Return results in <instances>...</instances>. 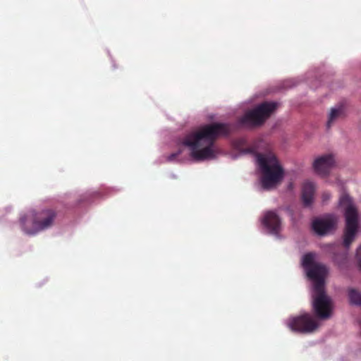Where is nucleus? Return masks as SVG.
Instances as JSON below:
<instances>
[{
	"mask_svg": "<svg viewBox=\"0 0 361 361\" xmlns=\"http://www.w3.org/2000/svg\"><path fill=\"white\" fill-rule=\"evenodd\" d=\"M341 207L345 208L344 217L345 228L343 235V245L348 249L354 240L358 228V213L348 195H344L339 200Z\"/></svg>",
	"mask_w": 361,
	"mask_h": 361,
	"instance_id": "4",
	"label": "nucleus"
},
{
	"mask_svg": "<svg viewBox=\"0 0 361 361\" xmlns=\"http://www.w3.org/2000/svg\"><path fill=\"white\" fill-rule=\"evenodd\" d=\"M56 216V212L52 209H43L39 212L30 210L20 219L22 230L27 235H36L50 228Z\"/></svg>",
	"mask_w": 361,
	"mask_h": 361,
	"instance_id": "3",
	"label": "nucleus"
},
{
	"mask_svg": "<svg viewBox=\"0 0 361 361\" xmlns=\"http://www.w3.org/2000/svg\"><path fill=\"white\" fill-rule=\"evenodd\" d=\"M315 188V185L311 181L306 180L303 183L301 199L304 207H310L312 206L314 202Z\"/></svg>",
	"mask_w": 361,
	"mask_h": 361,
	"instance_id": "12",
	"label": "nucleus"
},
{
	"mask_svg": "<svg viewBox=\"0 0 361 361\" xmlns=\"http://www.w3.org/2000/svg\"><path fill=\"white\" fill-rule=\"evenodd\" d=\"M344 108L343 106H336L333 107L331 109V111L329 114L328 121L326 123V126L329 128L332 123L338 118H340L343 114Z\"/></svg>",
	"mask_w": 361,
	"mask_h": 361,
	"instance_id": "13",
	"label": "nucleus"
},
{
	"mask_svg": "<svg viewBox=\"0 0 361 361\" xmlns=\"http://www.w3.org/2000/svg\"><path fill=\"white\" fill-rule=\"evenodd\" d=\"M335 163L331 154H326L317 158L313 163L315 172L320 176H326Z\"/></svg>",
	"mask_w": 361,
	"mask_h": 361,
	"instance_id": "10",
	"label": "nucleus"
},
{
	"mask_svg": "<svg viewBox=\"0 0 361 361\" xmlns=\"http://www.w3.org/2000/svg\"><path fill=\"white\" fill-rule=\"evenodd\" d=\"M312 309L317 318L324 320L331 317L333 304L324 289L312 290Z\"/></svg>",
	"mask_w": 361,
	"mask_h": 361,
	"instance_id": "7",
	"label": "nucleus"
},
{
	"mask_svg": "<svg viewBox=\"0 0 361 361\" xmlns=\"http://www.w3.org/2000/svg\"><path fill=\"white\" fill-rule=\"evenodd\" d=\"M315 255L307 253L302 258V265L307 277L312 281V290L325 288V278L328 274L327 267L314 262Z\"/></svg>",
	"mask_w": 361,
	"mask_h": 361,
	"instance_id": "5",
	"label": "nucleus"
},
{
	"mask_svg": "<svg viewBox=\"0 0 361 361\" xmlns=\"http://www.w3.org/2000/svg\"><path fill=\"white\" fill-rule=\"evenodd\" d=\"M262 222L270 234L279 235L281 231V219L275 212H267Z\"/></svg>",
	"mask_w": 361,
	"mask_h": 361,
	"instance_id": "11",
	"label": "nucleus"
},
{
	"mask_svg": "<svg viewBox=\"0 0 361 361\" xmlns=\"http://www.w3.org/2000/svg\"><path fill=\"white\" fill-rule=\"evenodd\" d=\"M230 123H214L202 126L198 130L188 134L182 141L184 146L190 149L193 160L201 161L216 157L219 150L214 145L220 136H227L232 131Z\"/></svg>",
	"mask_w": 361,
	"mask_h": 361,
	"instance_id": "1",
	"label": "nucleus"
},
{
	"mask_svg": "<svg viewBox=\"0 0 361 361\" xmlns=\"http://www.w3.org/2000/svg\"><path fill=\"white\" fill-rule=\"evenodd\" d=\"M287 325L292 331L301 334L313 333L319 326L318 322L310 313L289 318Z\"/></svg>",
	"mask_w": 361,
	"mask_h": 361,
	"instance_id": "8",
	"label": "nucleus"
},
{
	"mask_svg": "<svg viewBox=\"0 0 361 361\" xmlns=\"http://www.w3.org/2000/svg\"><path fill=\"white\" fill-rule=\"evenodd\" d=\"M331 198V194L327 192H324L322 194V202L324 203L326 202Z\"/></svg>",
	"mask_w": 361,
	"mask_h": 361,
	"instance_id": "14",
	"label": "nucleus"
},
{
	"mask_svg": "<svg viewBox=\"0 0 361 361\" xmlns=\"http://www.w3.org/2000/svg\"><path fill=\"white\" fill-rule=\"evenodd\" d=\"M276 107L277 103L276 102H263L254 109L245 113L240 118V123L248 126L261 125L270 116Z\"/></svg>",
	"mask_w": 361,
	"mask_h": 361,
	"instance_id": "6",
	"label": "nucleus"
},
{
	"mask_svg": "<svg viewBox=\"0 0 361 361\" xmlns=\"http://www.w3.org/2000/svg\"><path fill=\"white\" fill-rule=\"evenodd\" d=\"M181 151L180 150H178L177 152L176 153H173L171 154H170L169 157H168V160L170 161H172L175 159V158L176 157H178L180 154Z\"/></svg>",
	"mask_w": 361,
	"mask_h": 361,
	"instance_id": "15",
	"label": "nucleus"
},
{
	"mask_svg": "<svg viewBox=\"0 0 361 361\" xmlns=\"http://www.w3.org/2000/svg\"><path fill=\"white\" fill-rule=\"evenodd\" d=\"M243 154H255L257 164L262 173L261 185L263 190L274 188L283 178L284 171L276 155L271 151L255 152L253 148L242 151Z\"/></svg>",
	"mask_w": 361,
	"mask_h": 361,
	"instance_id": "2",
	"label": "nucleus"
},
{
	"mask_svg": "<svg viewBox=\"0 0 361 361\" xmlns=\"http://www.w3.org/2000/svg\"><path fill=\"white\" fill-rule=\"evenodd\" d=\"M338 218L334 214H326L315 219L312 224L313 231L319 235H325L336 230Z\"/></svg>",
	"mask_w": 361,
	"mask_h": 361,
	"instance_id": "9",
	"label": "nucleus"
}]
</instances>
